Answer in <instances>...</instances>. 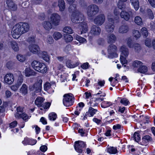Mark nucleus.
<instances>
[{
  "instance_id": "7",
  "label": "nucleus",
  "mask_w": 155,
  "mask_h": 155,
  "mask_svg": "<svg viewBox=\"0 0 155 155\" xmlns=\"http://www.w3.org/2000/svg\"><path fill=\"white\" fill-rule=\"evenodd\" d=\"M42 83V80H39L38 82L30 86L29 89L30 91H34L36 93L39 92L41 90Z\"/></svg>"
},
{
  "instance_id": "51",
  "label": "nucleus",
  "mask_w": 155,
  "mask_h": 155,
  "mask_svg": "<svg viewBox=\"0 0 155 155\" xmlns=\"http://www.w3.org/2000/svg\"><path fill=\"white\" fill-rule=\"evenodd\" d=\"M17 58L21 62L24 61L25 60V57L21 54H18L17 56Z\"/></svg>"
},
{
  "instance_id": "24",
  "label": "nucleus",
  "mask_w": 155,
  "mask_h": 155,
  "mask_svg": "<svg viewBox=\"0 0 155 155\" xmlns=\"http://www.w3.org/2000/svg\"><path fill=\"white\" fill-rule=\"evenodd\" d=\"M82 8L88 9V10H95L99 9L98 7L95 5H91L87 7L86 4H84L82 5Z\"/></svg>"
},
{
  "instance_id": "27",
  "label": "nucleus",
  "mask_w": 155,
  "mask_h": 155,
  "mask_svg": "<svg viewBox=\"0 0 155 155\" xmlns=\"http://www.w3.org/2000/svg\"><path fill=\"white\" fill-rule=\"evenodd\" d=\"M20 92L23 95L27 94L28 92V86L25 84H23L20 89Z\"/></svg>"
},
{
  "instance_id": "2",
  "label": "nucleus",
  "mask_w": 155,
  "mask_h": 155,
  "mask_svg": "<svg viewBox=\"0 0 155 155\" xmlns=\"http://www.w3.org/2000/svg\"><path fill=\"white\" fill-rule=\"evenodd\" d=\"M32 68L36 71L44 74L47 71V67L44 63L38 61H33L31 63Z\"/></svg>"
},
{
  "instance_id": "21",
  "label": "nucleus",
  "mask_w": 155,
  "mask_h": 155,
  "mask_svg": "<svg viewBox=\"0 0 155 155\" xmlns=\"http://www.w3.org/2000/svg\"><path fill=\"white\" fill-rule=\"evenodd\" d=\"M116 39L117 38L114 34H110L107 36V40L108 43H114Z\"/></svg>"
},
{
  "instance_id": "4",
  "label": "nucleus",
  "mask_w": 155,
  "mask_h": 155,
  "mask_svg": "<svg viewBox=\"0 0 155 155\" xmlns=\"http://www.w3.org/2000/svg\"><path fill=\"white\" fill-rule=\"evenodd\" d=\"M63 102L66 107H69L72 105L74 102V98L72 94L71 93L65 94L63 96Z\"/></svg>"
},
{
  "instance_id": "20",
  "label": "nucleus",
  "mask_w": 155,
  "mask_h": 155,
  "mask_svg": "<svg viewBox=\"0 0 155 155\" xmlns=\"http://www.w3.org/2000/svg\"><path fill=\"white\" fill-rule=\"evenodd\" d=\"M22 143L25 145L29 144L34 145L36 143V141L35 140L30 139L28 138H25L24 140L22 142Z\"/></svg>"
},
{
  "instance_id": "37",
  "label": "nucleus",
  "mask_w": 155,
  "mask_h": 155,
  "mask_svg": "<svg viewBox=\"0 0 155 155\" xmlns=\"http://www.w3.org/2000/svg\"><path fill=\"white\" fill-rule=\"evenodd\" d=\"M8 106V103L6 102H3L2 105L0 106V114L3 113L5 111V108Z\"/></svg>"
},
{
  "instance_id": "46",
  "label": "nucleus",
  "mask_w": 155,
  "mask_h": 155,
  "mask_svg": "<svg viewBox=\"0 0 155 155\" xmlns=\"http://www.w3.org/2000/svg\"><path fill=\"white\" fill-rule=\"evenodd\" d=\"M48 116L50 120H54L57 117V115L55 113L52 112L49 114Z\"/></svg>"
},
{
  "instance_id": "61",
  "label": "nucleus",
  "mask_w": 155,
  "mask_h": 155,
  "mask_svg": "<svg viewBox=\"0 0 155 155\" xmlns=\"http://www.w3.org/2000/svg\"><path fill=\"white\" fill-rule=\"evenodd\" d=\"M84 106V104L83 102H80L78 104V106L77 107L78 110H81L82 108Z\"/></svg>"
},
{
  "instance_id": "44",
  "label": "nucleus",
  "mask_w": 155,
  "mask_h": 155,
  "mask_svg": "<svg viewBox=\"0 0 155 155\" xmlns=\"http://www.w3.org/2000/svg\"><path fill=\"white\" fill-rule=\"evenodd\" d=\"M63 31L68 34H72L73 31L71 28L69 26H66L64 28Z\"/></svg>"
},
{
  "instance_id": "22",
  "label": "nucleus",
  "mask_w": 155,
  "mask_h": 155,
  "mask_svg": "<svg viewBox=\"0 0 155 155\" xmlns=\"http://www.w3.org/2000/svg\"><path fill=\"white\" fill-rule=\"evenodd\" d=\"M15 116L16 118H21L23 120H26L28 118V116L25 113H16Z\"/></svg>"
},
{
  "instance_id": "45",
  "label": "nucleus",
  "mask_w": 155,
  "mask_h": 155,
  "mask_svg": "<svg viewBox=\"0 0 155 155\" xmlns=\"http://www.w3.org/2000/svg\"><path fill=\"white\" fill-rule=\"evenodd\" d=\"M141 33L145 38L147 37L148 35V32L146 28L143 27L142 28L141 31Z\"/></svg>"
},
{
  "instance_id": "57",
  "label": "nucleus",
  "mask_w": 155,
  "mask_h": 155,
  "mask_svg": "<svg viewBox=\"0 0 155 155\" xmlns=\"http://www.w3.org/2000/svg\"><path fill=\"white\" fill-rule=\"evenodd\" d=\"M54 41L52 37L51 36H48L46 42L48 44H52L53 43Z\"/></svg>"
},
{
  "instance_id": "36",
  "label": "nucleus",
  "mask_w": 155,
  "mask_h": 155,
  "mask_svg": "<svg viewBox=\"0 0 155 155\" xmlns=\"http://www.w3.org/2000/svg\"><path fill=\"white\" fill-rule=\"evenodd\" d=\"M107 152L110 154H115L117 152V150L114 147H110L107 148Z\"/></svg>"
},
{
  "instance_id": "5",
  "label": "nucleus",
  "mask_w": 155,
  "mask_h": 155,
  "mask_svg": "<svg viewBox=\"0 0 155 155\" xmlns=\"http://www.w3.org/2000/svg\"><path fill=\"white\" fill-rule=\"evenodd\" d=\"M117 48L115 45L111 44L109 45L107 48L108 58H113L117 57L118 56V54L117 53Z\"/></svg>"
},
{
  "instance_id": "41",
  "label": "nucleus",
  "mask_w": 155,
  "mask_h": 155,
  "mask_svg": "<svg viewBox=\"0 0 155 155\" xmlns=\"http://www.w3.org/2000/svg\"><path fill=\"white\" fill-rule=\"evenodd\" d=\"M143 64V63L140 61L136 60L134 61L132 64V65L134 68H139Z\"/></svg>"
},
{
  "instance_id": "56",
  "label": "nucleus",
  "mask_w": 155,
  "mask_h": 155,
  "mask_svg": "<svg viewBox=\"0 0 155 155\" xmlns=\"http://www.w3.org/2000/svg\"><path fill=\"white\" fill-rule=\"evenodd\" d=\"M51 103L50 102H45V103L42 104L40 107L44 109H47L49 107Z\"/></svg>"
},
{
  "instance_id": "64",
  "label": "nucleus",
  "mask_w": 155,
  "mask_h": 155,
  "mask_svg": "<svg viewBox=\"0 0 155 155\" xmlns=\"http://www.w3.org/2000/svg\"><path fill=\"white\" fill-rule=\"evenodd\" d=\"M97 42L99 45H103L105 43V41L103 38H101L98 40Z\"/></svg>"
},
{
  "instance_id": "53",
  "label": "nucleus",
  "mask_w": 155,
  "mask_h": 155,
  "mask_svg": "<svg viewBox=\"0 0 155 155\" xmlns=\"http://www.w3.org/2000/svg\"><path fill=\"white\" fill-rule=\"evenodd\" d=\"M89 103L90 104L91 106L93 107L97 106L98 105V104L97 103L96 101L95 100V98H93L90 101Z\"/></svg>"
},
{
  "instance_id": "40",
  "label": "nucleus",
  "mask_w": 155,
  "mask_h": 155,
  "mask_svg": "<svg viewBox=\"0 0 155 155\" xmlns=\"http://www.w3.org/2000/svg\"><path fill=\"white\" fill-rule=\"evenodd\" d=\"M53 37L56 40H57L62 37V35L61 33L58 32H55L53 34Z\"/></svg>"
},
{
  "instance_id": "14",
  "label": "nucleus",
  "mask_w": 155,
  "mask_h": 155,
  "mask_svg": "<svg viewBox=\"0 0 155 155\" xmlns=\"http://www.w3.org/2000/svg\"><path fill=\"white\" fill-rule=\"evenodd\" d=\"M19 23L23 34L28 32L29 31L30 27L27 23L20 22Z\"/></svg>"
},
{
  "instance_id": "28",
  "label": "nucleus",
  "mask_w": 155,
  "mask_h": 155,
  "mask_svg": "<svg viewBox=\"0 0 155 155\" xmlns=\"http://www.w3.org/2000/svg\"><path fill=\"white\" fill-rule=\"evenodd\" d=\"M39 56L42 58L43 60L47 62L49 61V56L47 52L45 51H43L39 53Z\"/></svg>"
},
{
  "instance_id": "29",
  "label": "nucleus",
  "mask_w": 155,
  "mask_h": 155,
  "mask_svg": "<svg viewBox=\"0 0 155 155\" xmlns=\"http://www.w3.org/2000/svg\"><path fill=\"white\" fill-rule=\"evenodd\" d=\"M66 66L68 68H74L78 65L77 63L73 64L71 61L68 59L66 62Z\"/></svg>"
},
{
  "instance_id": "49",
  "label": "nucleus",
  "mask_w": 155,
  "mask_h": 155,
  "mask_svg": "<svg viewBox=\"0 0 155 155\" xmlns=\"http://www.w3.org/2000/svg\"><path fill=\"white\" fill-rule=\"evenodd\" d=\"M23 76L22 75L18 77L17 83L16 84L19 87L20 86L23 82Z\"/></svg>"
},
{
  "instance_id": "8",
  "label": "nucleus",
  "mask_w": 155,
  "mask_h": 155,
  "mask_svg": "<svg viewBox=\"0 0 155 155\" xmlns=\"http://www.w3.org/2000/svg\"><path fill=\"white\" fill-rule=\"evenodd\" d=\"M61 17L57 14H52L50 17V21L54 26H57L60 24Z\"/></svg>"
},
{
  "instance_id": "52",
  "label": "nucleus",
  "mask_w": 155,
  "mask_h": 155,
  "mask_svg": "<svg viewBox=\"0 0 155 155\" xmlns=\"http://www.w3.org/2000/svg\"><path fill=\"white\" fill-rule=\"evenodd\" d=\"M127 57H125L124 56L120 55V62L122 64H125L127 63V60L126 59Z\"/></svg>"
},
{
  "instance_id": "16",
  "label": "nucleus",
  "mask_w": 155,
  "mask_h": 155,
  "mask_svg": "<svg viewBox=\"0 0 155 155\" xmlns=\"http://www.w3.org/2000/svg\"><path fill=\"white\" fill-rule=\"evenodd\" d=\"M129 30L128 25L124 24L120 26L118 29V32L120 34H125L127 33Z\"/></svg>"
},
{
  "instance_id": "58",
  "label": "nucleus",
  "mask_w": 155,
  "mask_h": 155,
  "mask_svg": "<svg viewBox=\"0 0 155 155\" xmlns=\"http://www.w3.org/2000/svg\"><path fill=\"white\" fill-rule=\"evenodd\" d=\"M145 45L148 47H151V40L149 38H147L146 39L145 42Z\"/></svg>"
},
{
  "instance_id": "25",
  "label": "nucleus",
  "mask_w": 155,
  "mask_h": 155,
  "mask_svg": "<svg viewBox=\"0 0 155 155\" xmlns=\"http://www.w3.org/2000/svg\"><path fill=\"white\" fill-rule=\"evenodd\" d=\"M44 98L41 97H38L35 101V104L38 107H40L45 101Z\"/></svg>"
},
{
  "instance_id": "9",
  "label": "nucleus",
  "mask_w": 155,
  "mask_h": 155,
  "mask_svg": "<svg viewBox=\"0 0 155 155\" xmlns=\"http://www.w3.org/2000/svg\"><path fill=\"white\" fill-rule=\"evenodd\" d=\"M74 148L79 153H81L83 151V149L86 147L85 143L82 141L79 140L75 143Z\"/></svg>"
},
{
  "instance_id": "48",
  "label": "nucleus",
  "mask_w": 155,
  "mask_h": 155,
  "mask_svg": "<svg viewBox=\"0 0 155 155\" xmlns=\"http://www.w3.org/2000/svg\"><path fill=\"white\" fill-rule=\"evenodd\" d=\"M64 38L67 42H69L72 41L73 40V38L71 35H66L64 36Z\"/></svg>"
},
{
  "instance_id": "60",
  "label": "nucleus",
  "mask_w": 155,
  "mask_h": 155,
  "mask_svg": "<svg viewBox=\"0 0 155 155\" xmlns=\"http://www.w3.org/2000/svg\"><path fill=\"white\" fill-rule=\"evenodd\" d=\"M133 33L134 37L137 38H139L140 36V34L138 30H133Z\"/></svg>"
},
{
  "instance_id": "23",
  "label": "nucleus",
  "mask_w": 155,
  "mask_h": 155,
  "mask_svg": "<svg viewBox=\"0 0 155 155\" xmlns=\"http://www.w3.org/2000/svg\"><path fill=\"white\" fill-rule=\"evenodd\" d=\"M6 3L8 7V8L10 9H13L14 10L17 9V5L12 1L11 0H7L6 2Z\"/></svg>"
},
{
  "instance_id": "18",
  "label": "nucleus",
  "mask_w": 155,
  "mask_h": 155,
  "mask_svg": "<svg viewBox=\"0 0 155 155\" xmlns=\"http://www.w3.org/2000/svg\"><path fill=\"white\" fill-rule=\"evenodd\" d=\"M42 25L45 30L48 31L52 28L53 25L50 21H43Z\"/></svg>"
},
{
  "instance_id": "11",
  "label": "nucleus",
  "mask_w": 155,
  "mask_h": 155,
  "mask_svg": "<svg viewBox=\"0 0 155 155\" xmlns=\"http://www.w3.org/2000/svg\"><path fill=\"white\" fill-rule=\"evenodd\" d=\"M101 31V28L99 27L93 25L91 28L90 34L92 36H98L100 34Z\"/></svg>"
},
{
  "instance_id": "30",
  "label": "nucleus",
  "mask_w": 155,
  "mask_h": 155,
  "mask_svg": "<svg viewBox=\"0 0 155 155\" xmlns=\"http://www.w3.org/2000/svg\"><path fill=\"white\" fill-rule=\"evenodd\" d=\"M98 12V10H87V14L88 17L91 19Z\"/></svg>"
},
{
  "instance_id": "62",
  "label": "nucleus",
  "mask_w": 155,
  "mask_h": 155,
  "mask_svg": "<svg viewBox=\"0 0 155 155\" xmlns=\"http://www.w3.org/2000/svg\"><path fill=\"white\" fill-rule=\"evenodd\" d=\"M19 87L16 84H15V85L11 86L10 88L12 90L14 91H17Z\"/></svg>"
},
{
  "instance_id": "13",
  "label": "nucleus",
  "mask_w": 155,
  "mask_h": 155,
  "mask_svg": "<svg viewBox=\"0 0 155 155\" xmlns=\"http://www.w3.org/2000/svg\"><path fill=\"white\" fill-rule=\"evenodd\" d=\"M120 15L122 18L127 21L129 19L130 16L133 15V14L130 10H122Z\"/></svg>"
},
{
  "instance_id": "19",
  "label": "nucleus",
  "mask_w": 155,
  "mask_h": 155,
  "mask_svg": "<svg viewBox=\"0 0 155 155\" xmlns=\"http://www.w3.org/2000/svg\"><path fill=\"white\" fill-rule=\"evenodd\" d=\"M121 52L120 55L124 56L125 57H127L129 54L128 49L124 45L122 46L120 49Z\"/></svg>"
},
{
  "instance_id": "63",
  "label": "nucleus",
  "mask_w": 155,
  "mask_h": 155,
  "mask_svg": "<svg viewBox=\"0 0 155 155\" xmlns=\"http://www.w3.org/2000/svg\"><path fill=\"white\" fill-rule=\"evenodd\" d=\"M51 87V84L50 83L48 82H46L45 84L44 85V88L45 91H47Z\"/></svg>"
},
{
  "instance_id": "3",
  "label": "nucleus",
  "mask_w": 155,
  "mask_h": 155,
  "mask_svg": "<svg viewBox=\"0 0 155 155\" xmlns=\"http://www.w3.org/2000/svg\"><path fill=\"white\" fill-rule=\"evenodd\" d=\"M119 17L117 16L114 17L113 16H108V22H107L105 25V29L108 32H112L114 29V21L117 20V22L119 21Z\"/></svg>"
},
{
  "instance_id": "31",
  "label": "nucleus",
  "mask_w": 155,
  "mask_h": 155,
  "mask_svg": "<svg viewBox=\"0 0 155 155\" xmlns=\"http://www.w3.org/2000/svg\"><path fill=\"white\" fill-rule=\"evenodd\" d=\"M74 37L75 39L79 41L80 43H86L87 41L85 39L77 35H74Z\"/></svg>"
},
{
  "instance_id": "32",
  "label": "nucleus",
  "mask_w": 155,
  "mask_h": 155,
  "mask_svg": "<svg viewBox=\"0 0 155 155\" xmlns=\"http://www.w3.org/2000/svg\"><path fill=\"white\" fill-rule=\"evenodd\" d=\"M127 0H119L120 2L117 5L119 9H124L125 8V5L123 2H126Z\"/></svg>"
},
{
  "instance_id": "1",
  "label": "nucleus",
  "mask_w": 155,
  "mask_h": 155,
  "mask_svg": "<svg viewBox=\"0 0 155 155\" xmlns=\"http://www.w3.org/2000/svg\"><path fill=\"white\" fill-rule=\"evenodd\" d=\"M71 19L73 23H79L81 22L80 28L81 31L80 32H78L79 34H81L87 32L88 28L87 23L85 22H81L84 20V16L83 14L75 10L72 13Z\"/></svg>"
},
{
  "instance_id": "15",
  "label": "nucleus",
  "mask_w": 155,
  "mask_h": 155,
  "mask_svg": "<svg viewBox=\"0 0 155 155\" xmlns=\"http://www.w3.org/2000/svg\"><path fill=\"white\" fill-rule=\"evenodd\" d=\"M29 51L33 54H38L40 51L39 46L36 45H30L29 46Z\"/></svg>"
},
{
  "instance_id": "54",
  "label": "nucleus",
  "mask_w": 155,
  "mask_h": 155,
  "mask_svg": "<svg viewBox=\"0 0 155 155\" xmlns=\"http://www.w3.org/2000/svg\"><path fill=\"white\" fill-rule=\"evenodd\" d=\"M134 138L135 141L137 142H138L140 140V134L137 132L134 133Z\"/></svg>"
},
{
  "instance_id": "42",
  "label": "nucleus",
  "mask_w": 155,
  "mask_h": 155,
  "mask_svg": "<svg viewBox=\"0 0 155 155\" xmlns=\"http://www.w3.org/2000/svg\"><path fill=\"white\" fill-rule=\"evenodd\" d=\"M33 71L29 68H26L25 70V75L27 77H29L33 75Z\"/></svg>"
},
{
  "instance_id": "43",
  "label": "nucleus",
  "mask_w": 155,
  "mask_h": 155,
  "mask_svg": "<svg viewBox=\"0 0 155 155\" xmlns=\"http://www.w3.org/2000/svg\"><path fill=\"white\" fill-rule=\"evenodd\" d=\"M112 105V103L110 102L104 101L101 104V106L103 108H105Z\"/></svg>"
},
{
  "instance_id": "17",
  "label": "nucleus",
  "mask_w": 155,
  "mask_h": 155,
  "mask_svg": "<svg viewBox=\"0 0 155 155\" xmlns=\"http://www.w3.org/2000/svg\"><path fill=\"white\" fill-rule=\"evenodd\" d=\"M152 140L151 137L149 135H146L142 138V143L141 142L140 144L142 145L146 146L149 142L152 141Z\"/></svg>"
},
{
  "instance_id": "35",
  "label": "nucleus",
  "mask_w": 155,
  "mask_h": 155,
  "mask_svg": "<svg viewBox=\"0 0 155 155\" xmlns=\"http://www.w3.org/2000/svg\"><path fill=\"white\" fill-rule=\"evenodd\" d=\"M148 71L147 67L145 65H142L138 69V72L144 73L147 72Z\"/></svg>"
},
{
  "instance_id": "47",
  "label": "nucleus",
  "mask_w": 155,
  "mask_h": 155,
  "mask_svg": "<svg viewBox=\"0 0 155 155\" xmlns=\"http://www.w3.org/2000/svg\"><path fill=\"white\" fill-rule=\"evenodd\" d=\"M127 44L130 48H131L133 47L134 44H133L132 42V40L131 38H128L127 39Z\"/></svg>"
},
{
  "instance_id": "34",
  "label": "nucleus",
  "mask_w": 155,
  "mask_h": 155,
  "mask_svg": "<svg viewBox=\"0 0 155 155\" xmlns=\"http://www.w3.org/2000/svg\"><path fill=\"white\" fill-rule=\"evenodd\" d=\"M97 111V110L94 109L92 107H90L88 110V115L89 117H92L96 114Z\"/></svg>"
},
{
  "instance_id": "33",
  "label": "nucleus",
  "mask_w": 155,
  "mask_h": 155,
  "mask_svg": "<svg viewBox=\"0 0 155 155\" xmlns=\"http://www.w3.org/2000/svg\"><path fill=\"white\" fill-rule=\"evenodd\" d=\"M58 6L60 10H64L65 8V3L64 0H59Z\"/></svg>"
},
{
  "instance_id": "26",
  "label": "nucleus",
  "mask_w": 155,
  "mask_h": 155,
  "mask_svg": "<svg viewBox=\"0 0 155 155\" xmlns=\"http://www.w3.org/2000/svg\"><path fill=\"white\" fill-rule=\"evenodd\" d=\"M11 46L13 50L15 52L18 51L19 50V47L16 41H12L10 42Z\"/></svg>"
},
{
  "instance_id": "10",
  "label": "nucleus",
  "mask_w": 155,
  "mask_h": 155,
  "mask_svg": "<svg viewBox=\"0 0 155 155\" xmlns=\"http://www.w3.org/2000/svg\"><path fill=\"white\" fill-rule=\"evenodd\" d=\"M105 17L104 15L100 14L97 15L94 19V23L98 25H101L104 22Z\"/></svg>"
},
{
  "instance_id": "50",
  "label": "nucleus",
  "mask_w": 155,
  "mask_h": 155,
  "mask_svg": "<svg viewBox=\"0 0 155 155\" xmlns=\"http://www.w3.org/2000/svg\"><path fill=\"white\" fill-rule=\"evenodd\" d=\"M120 103L124 106H127L130 104L129 101L125 98L122 99L120 101Z\"/></svg>"
},
{
  "instance_id": "39",
  "label": "nucleus",
  "mask_w": 155,
  "mask_h": 155,
  "mask_svg": "<svg viewBox=\"0 0 155 155\" xmlns=\"http://www.w3.org/2000/svg\"><path fill=\"white\" fill-rule=\"evenodd\" d=\"M132 5L134 7L135 10L139 8V2L138 0H130Z\"/></svg>"
},
{
  "instance_id": "12",
  "label": "nucleus",
  "mask_w": 155,
  "mask_h": 155,
  "mask_svg": "<svg viewBox=\"0 0 155 155\" xmlns=\"http://www.w3.org/2000/svg\"><path fill=\"white\" fill-rule=\"evenodd\" d=\"M4 79L5 82L8 84H12L14 80L13 75L11 73L6 74L5 76Z\"/></svg>"
},
{
  "instance_id": "38",
  "label": "nucleus",
  "mask_w": 155,
  "mask_h": 155,
  "mask_svg": "<svg viewBox=\"0 0 155 155\" xmlns=\"http://www.w3.org/2000/svg\"><path fill=\"white\" fill-rule=\"evenodd\" d=\"M134 22L137 24L141 25L143 24L141 18L139 16H136L134 19Z\"/></svg>"
},
{
  "instance_id": "59",
  "label": "nucleus",
  "mask_w": 155,
  "mask_h": 155,
  "mask_svg": "<svg viewBox=\"0 0 155 155\" xmlns=\"http://www.w3.org/2000/svg\"><path fill=\"white\" fill-rule=\"evenodd\" d=\"M45 15L44 13H40L38 15V18L41 21L45 20Z\"/></svg>"
},
{
  "instance_id": "6",
  "label": "nucleus",
  "mask_w": 155,
  "mask_h": 155,
  "mask_svg": "<svg viewBox=\"0 0 155 155\" xmlns=\"http://www.w3.org/2000/svg\"><path fill=\"white\" fill-rule=\"evenodd\" d=\"M23 33L18 23L15 25L12 29V36L14 38L17 39Z\"/></svg>"
},
{
  "instance_id": "55",
  "label": "nucleus",
  "mask_w": 155,
  "mask_h": 155,
  "mask_svg": "<svg viewBox=\"0 0 155 155\" xmlns=\"http://www.w3.org/2000/svg\"><path fill=\"white\" fill-rule=\"evenodd\" d=\"M133 47L135 51L137 52H138L141 50V48L140 45L137 43L134 44Z\"/></svg>"
}]
</instances>
